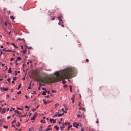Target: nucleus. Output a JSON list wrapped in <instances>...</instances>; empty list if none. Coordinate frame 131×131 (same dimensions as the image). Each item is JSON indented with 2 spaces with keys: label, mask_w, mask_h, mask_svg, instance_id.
Instances as JSON below:
<instances>
[{
  "label": "nucleus",
  "mask_w": 131,
  "mask_h": 131,
  "mask_svg": "<svg viewBox=\"0 0 131 131\" xmlns=\"http://www.w3.org/2000/svg\"><path fill=\"white\" fill-rule=\"evenodd\" d=\"M75 72L74 68L68 67L56 72L54 74L48 78V81L49 83H52L62 79L71 78Z\"/></svg>",
  "instance_id": "f257e3e1"
},
{
  "label": "nucleus",
  "mask_w": 131,
  "mask_h": 131,
  "mask_svg": "<svg viewBox=\"0 0 131 131\" xmlns=\"http://www.w3.org/2000/svg\"><path fill=\"white\" fill-rule=\"evenodd\" d=\"M40 81L42 82H45L47 79V75L45 73L42 72L40 74Z\"/></svg>",
  "instance_id": "f03ea898"
},
{
  "label": "nucleus",
  "mask_w": 131,
  "mask_h": 131,
  "mask_svg": "<svg viewBox=\"0 0 131 131\" xmlns=\"http://www.w3.org/2000/svg\"><path fill=\"white\" fill-rule=\"evenodd\" d=\"M73 126L74 127H76L77 128H78V125L79 124L78 123H77L75 122H74L73 123Z\"/></svg>",
  "instance_id": "7ed1b4c3"
},
{
  "label": "nucleus",
  "mask_w": 131,
  "mask_h": 131,
  "mask_svg": "<svg viewBox=\"0 0 131 131\" xmlns=\"http://www.w3.org/2000/svg\"><path fill=\"white\" fill-rule=\"evenodd\" d=\"M75 97V95H72V96L71 98V100H72L73 103H74V98Z\"/></svg>",
  "instance_id": "20e7f679"
},
{
  "label": "nucleus",
  "mask_w": 131,
  "mask_h": 131,
  "mask_svg": "<svg viewBox=\"0 0 131 131\" xmlns=\"http://www.w3.org/2000/svg\"><path fill=\"white\" fill-rule=\"evenodd\" d=\"M50 122L51 123H54L56 122V120H54L53 119H50Z\"/></svg>",
  "instance_id": "39448f33"
},
{
  "label": "nucleus",
  "mask_w": 131,
  "mask_h": 131,
  "mask_svg": "<svg viewBox=\"0 0 131 131\" xmlns=\"http://www.w3.org/2000/svg\"><path fill=\"white\" fill-rule=\"evenodd\" d=\"M34 128L33 127H31L29 128L28 131H34Z\"/></svg>",
  "instance_id": "423d86ee"
},
{
  "label": "nucleus",
  "mask_w": 131,
  "mask_h": 131,
  "mask_svg": "<svg viewBox=\"0 0 131 131\" xmlns=\"http://www.w3.org/2000/svg\"><path fill=\"white\" fill-rule=\"evenodd\" d=\"M17 40H19L20 41H21V40H22V41H23L24 42H25V40L23 38L21 39V38H18Z\"/></svg>",
  "instance_id": "0eeeda50"
},
{
  "label": "nucleus",
  "mask_w": 131,
  "mask_h": 131,
  "mask_svg": "<svg viewBox=\"0 0 131 131\" xmlns=\"http://www.w3.org/2000/svg\"><path fill=\"white\" fill-rule=\"evenodd\" d=\"M65 127V126H64V124L63 123L62 124V126H61L60 127V128H61L62 130H63V129Z\"/></svg>",
  "instance_id": "6e6552de"
},
{
  "label": "nucleus",
  "mask_w": 131,
  "mask_h": 131,
  "mask_svg": "<svg viewBox=\"0 0 131 131\" xmlns=\"http://www.w3.org/2000/svg\"><path fill=\"white\" fill-rule=\"evenodd\" d=\"M8 88H3V90H2V91H6L7 90H8Z\"/></svg>",
  "instance_id": "1a4fd4ad"
},
{
  "label": "nucleus",
  "mask_w": 131,
  "mask_h": 131,
  "mask_svg": "<svg viewBox=\"0 0 131 131\" xmlns=\"http://www.w3.org/2000/svg\"><path fill=\"white\" fill-rule=\"evenodd\" d=\"M12 71L11 68H9L8 70V72L9 73H11Z\"/></svg>",
  "instance_id": "9d476101"
},
{
  "label": "nucleus",
  "mask_w": 131,
  "mask_h": 131,
  "mask_svg": "<svg viewBox=\"0 0 131 131\" xmlns=\"http://www.w3.org/2000/svg\"><path fill=\"white\" fill-rule=\"evenodd\" d=\"M15 113H16L19 114H20V113L19 112V111L18 110H15Z\"/></svg>",
  "instance_id": "9b49d317"
},
{
  "label": "nucleus",
  "mask_w": 131,
  "mask_h": 131,
  "mask_svg": "<svg viewBox=\"0 0 131 131\" xmlns=\"http://www.w3.org/2000/svg\"><path fill=\"white\" fill-rule=\"evenodd\" d=\"M20 125V122H18L17 123V124L16 125V126H17L19 127V126Z\"/></svg>",
  "instance_id": "f8f14e48"
},
{
  "label": "nucleus",
  "mask_w": 131,
  "mask_h": 131,
  "mask_svg": "<svg viewBox=\"0 0 131 131\" xmlns=\"http://www.w3.org/2000/svg\"><path fill=\"white\" fill-rule=\"evenodd\" d=\"M69 88H70V91L71 92H72V86L71 85H70L69 86Z\"/></svg>",
  "instance_id": "ddd939ff"
},
{
  "label": "nucleus",
  "mask_w": 131,
  "mask_h": 131,
  "mask_svg": "<svg viewBox=\"0 0 131 131\" xmlns=\"http://www.w3.org/2000/svg\"><path fill=\"white\" fill-rule=\"evenodd\" d=\"M54 127L57 130H58L59 128V127L57 125L55 126Z\"/></svg>",
  "instance_id": "4468645a"
},
{
  "label": "nucleus",
  "mask_w": 131,
  "mask_h": 131,
  "mask_svg": "<svg viewBox=\"0 0 131 131\" xmlns=\"http://www.w3.org/2000/svg\"><path fill=\"white\" fill-rule=\"evenodd\" d=\"M58 18L60 21H62V20L60 17H58Z\"/></svg>",
  "instance_id": "2eb2a0df"
},
{
  "label": "nucleus",
  "mask_w": 131,
  "mask_h": 131,
  "mask_svg": "<svg viewBox=\"0 0 131 131\" xmlns=\"http://www.w3.org/2000/svg\"><path fill=\"white\" fill-rule=\"evenodd\" d=\"M21 83H20L19 85L18 86V88H17V90H19V89L20 88V87L21 86Z\"/></svg>",
  "instance_id": "dca6fc26"
},
{
  "label": "nucleus",
  "mask_w": 131,
  "mask_h": 131,
  "mask_svg": "<svg viewBox=\"0 0 131 131\" xmlns=\"http://www.w3.org/2000/svg\"><path fill=\"white\" fill-rule=\"evenodd\" d=\"M35 117H36L33 116L31 118V120H35Z\"/></svg>",
  "instance_id": "f3484780"
},
{
  "label": "nucleus",
  "mask_w": 131,
  "mask_h": 131,
  "mask_svg": "<svg viewBox=\"0 0 131 131\" xmlns=\"http://www.w3.org/2000/svg\"><path fill=\"white\" fill-rule=\"evenodd\" d=\"M38 115V113L37 112H35L34 114V116L36 117V116L37 115Z\"/></svg>",
  "instance_id": "a211bd4d"
},
{
  "label": "nucleus",
  "mask_w": 131,
  "mask_h": 131,
  "mask_svg": "<svg viewBox=\"0 0 131 131\" xmlns=\"http://www.w3.org/2000/svg\"><path fill=\"white\" fill-rule=\"evenodd\" d=\"M11 44L13 45V46H14L15 48H18V47H17L16 45L14 43H12Z\"/></svg>",
  "instance_id": "6ab92c4d"
},
{
  "label": "nucleus",
  "mask_w": 131,
  "mask_h": 131,
  "mask_svg": "<svg viewBox=\"0 0 131 131\" xmlns=\"http://www.w3.org/2000/svg\"><path fill=\"white\" fill-rule=\"evenodd\" d=\"M11 51V50L10 49L6 50V51H5V52H10Z\"/></svg>",
  "instance_id": "aec40b11"
},
{
  "label": "nucleus",
  "mask_w": 131,
  "mask_h": 131,
  "mask_svg": "<svg viewBox=\"0 0 131 131\" xmlns=\"http://www.w3.org/2000/svg\"><path fill=\"white\" fill-rule=\"evenodd\" d=\"M72 126V125H70V126H69L68 127V130H69V129H70V128Z\"/></svg>",
  "instance_id": "412c9836"
},
{
  "label": "nucleus",
  "mask_w": 131,
  "mask_h": 131,
  "mask_svg": "<svg viewBox=\"0 0 131 131\" xmlns=\"http://www.w3.org/2000/svg\"><path fill=\"white\" fill-rule=\"evenodd\" d=\"M10 18L11 19H13V20H14L15 18L13 16H10Z\"/></svg>",
  "instance_id": "4be33fe9"
},
{
  "label": "nucleus",
  "mask_w": 131,
  "mask_h": 131,
  "mask_svg": "<svg viewBox=\"0 0 131 131\" xmlns=\"http://www.w3.org/2000/svg\"><path fill=\"white\" fill-rule=\"evenodd\" d=\"M10 80H11V79H10V78H8L7 79V81H8V82L9 83H10Z\"/></svg>",
  "instance_id": "5701e85b"
},
{
  "label": "nucleus",
  "mask_w": 131,
  "mask_h": 131,
  "mask_svg": "<svg viewBox=\"0 0 131 131\" xmlns=\"http://www.w3.org/2000/svg\"><path fill=\"white\" fill-rule=\"evenodd\" d=\"M3 127L4 128L7 129L8 128L7 126L4 125L3 126Z\"/></svg>",
  "instance_id": "b1692460"
},
{
  "label": "nucleus",
  "mask_w": 131,
  "mask_h": 131,
  "mask_svg": "<svg viewBox=\"0 0 131 131\" xmlns=\"http://www.w3.org/2000/svg\"><path fill=\"white\" fill-rule=\"evenodd\" d=\"M51 129H50V128H49V127H48V128H47L46 130V131H47V130H50Z\"/></svg>",
  "instance_id": "393cba45"
},
{
  "label": "nucleus",
  "mask_w": 131,
  "mask_h": 131,
  "mask_svg": "<svg viewBox=\"0 0 131 131\" xmlns=\"http://www.w3.org/2000/svg\"><path fill=\"white\" fill-rule=\"evenodd\" d=\"M17 79V77H14L13 78V80H16Z\"/></svg>",
  "instance_id": "a878e982"
},
{
  "label": "nucleus",
  "mask_w": 131,
  "mask_h": 131,
  "mask_svg": "<svg viewBox=\"0 0 131 131\" xmlns=\"http://www.w3.org/2000/svg\"><path fill=\"white\" fill-rule=\"evenodd\" d=\"M59 104H58V103L57 104V103L55 104V108H56L57 106H59Z\"/></svg>",
  "instance_id": "bb28decb"
},
{
  "label": "nucleus",
  "mask_w": 131,
  "mask_h": 131,
  "mask_svg": "<svg viewBox=\"0 0 131 131\" xmlns=\"http://www.w3.org/2000/svg\"><path fill=\"white\" fill-rule=\"evenodd\" d=\"M21 58L19 57H18V58H17V60L18 61H20L21 60Z\"/></svg>",
  "instance_id": "cd10ccee"
},
{
  "label": "nucleus",
  "mask_w": 131,
  "mask_h": 131,
  "mask_svg": "<svg viewBox=\"0 0 131 131\" xmlns=\"http://www.w3.org/2000/svg\"><path fill=\"white\" fill-rule=\"evenodd\" d=\"M6 110V109H5V108L2 111V113H3Z\"/></svg>",
  "instance_id": "c85d7f7f"
},
{
  "label": "nucleus",
  "mask_w": 131,
  "mask_h": 131,
  "mask_svg": "<svg viewBox=\"0 0 131 131\" xmlns=\"http://www.w3.org/2000/svg\"><path fill=\"white\" fill-rule=\"evenodd\" d=\"M62 83L63 84H64L66 83V81L65 80H63L62 81Z\"/></svg>",
  "instance_id": "c756f323"
},
{
  "label": "nucleus",
  "mask_w": 131,
  "mask_h": 131,
  "mask_svg": "<svg viewBox=\"0 0 131 131\" xmlns=\"http://www.w3.org/2000/svg\"><path fill=\"white\" fill-rule=\"evenodd\" d=\"M57 116V114H56L54 116H52V117L53 118H54V117H56Z\"/></svg>",
  "instance_id": "7c9ffc66"
},
{
  "label": "nucleus",
  "mask_w": 131,
  "mask_h": 131,
  "mask_svg": "<svg viewBox=\"0 0 131 131\" xmlns=\"http://www.w3.org/2000/svg\"><path fill=\"white\" fill-rule=\"evenodd\" d=\"M77 117H81L82 116V115H80L79 114H78V115H77Z\"/></svg>",
  "instance_id": "2f4dec72"
},
{
  "label": "nucleus",
  "mask_w": 131,
  "mask_h": 131,
  "mask_svg": "<svg viewBox=\"0 0 131 131\" xmlns=\"http://www.w3.org/2000/svg\"><path fill=\"white\" fill-rule=\"evenodd\" d=\"M62 116V115L61 114H59L58 115V116L59 117L61 116Z\"/></svg>",
  "instance_id": "473e14b6"
},
{
  "label": "nucleus",
  "mask_w": 131,
  "mask_h": 131,
  "mask_svg": "<svg viewBox=\"0 0 131 131\" xmlns=\"http://www.w3.org/2000/svg\"><path fill=\"white\" fill-rule=\"evenodd\" d=\"M46 95V93H45L43 91L42 93V95Z\"/></svg>",
  "instance_id": "72a5a7b5"
},
{
  "label": "nucleus",
  "mask_w": 131,
  "mask_h": 131,
  "mask_svg": "<svg viewBox=\"0 0 131 131\" xmlns=\"http://www.w3.org/2000/svg\"><path fill=\"white\" fill-rule=\"evenodd\" d=\"M26 116V115L25 114H24V115H21V117H25Z\"/></svg>",
  "instance_id": "f704fd0d"
},
{
  "label": "nucleus",
  "mask_w": 131,
  "mask_h": 131,
  "mask_svg": "<svg viewBox=\"0 0 131 131\" xmlns=\"http://www.w3.org/2000/svg\"><path fill=\"white\" fill-rule=\"evenodd\" d=\"M21 92L20 91H19L17 93L18 94H21Z\"/></svg>",
  "instance_id": "c9c22d12"
},
{
  "label": "nucleus",
  "mask_w": 131,
  "mask_h": 131,
  "mask_svg": "<svg viewBox=\"0 0 131 131\" xmlns=\"http://www.w3.org/2000/svg\"><path fill=\"white\" fill-rule=\"evenodd\" d=\"M17 109L18 110H23V108H19V107H17Z\"/></svg>",
  "instance_id": "e433bc0d"
},
{
  "label": "nucleus",
  "mask_w": 131,
  "mask_h": 131,
  "mask_svg": "<svg viewBox=\"0 0 131 131\" xmlns=\"http://www.w3.org/2000/svg\"><path fill=\"white\" fill-rule=\"evenodd\" d=\"M36 109L35 108V109H33L32 110V111L33 112H34L36 110Z\"/></svg>",
  "instance_id": "4c0bfd02"
},
{
  "label": "nucleus",
  "mask_w": 131,
  "mask_h": 131,
  "mask_svg": "<svg viewBox=\"0 0 131 131\" xmlns=\"http://www.w3.org/2000/svg\"><path fill=\"white\" fill-rule=\"evenodd\" d=\"M39 107V105H38L36 107V109L38 108Z\"/></svg>",
  "instance_id": "58836bf2"
},
{
  "label": "nucleus",
  "mask_w": 131,
  "mask_h": 131,
  "mask_svg": "<svg viewBox=\"0 0 131 131\" xmlns=\"http://www.w3.org/2000/svg\"><path fill=\"white\" fill-rule=\"evenodd\" d=\"M16 122V121L15 120H13V121H12L11 123L12 124H13L14 122Z\"/></svg>",
  "instance_id": "ea45409f"
},
{
  "label": "nucleus",
  "mask_w": 131,
  "mask_h": 131,
  "mask_svg": "<svg viewBox=\"0 0 131 131\" xmlns=\"http://www.w3.org/2000/svg\"><path fill=\"white\" fill-rule=\"evenodd\" d=\"M43 102H44V104L45 105H46L47 104V102L46 101H45L44 100H43Z\"/></svg>",
  "instance_id": "a19ab883"
},
{
  "label": "nucleus",
  "mask_w": 131,
  "mask_h": 131,
  "mask_svg": "<svg viewBox=\"0 0 131 131\" xmlns=\"http://www.w3.org/2000/svg\"><path fill=\"white\" fill-rule=\"evenodd\" d=\"M22 52H23V54H25V53L26 51L25 50L23 51H22Z\"/></svg>",
  "instance_id": "79ce46f5"
},
{
  "label": "nucleus",
  "mask_w": 131,
  "mask_h": 131,
  "mask_svg": "<svg viewBox=\"0 0 131 131\" xmlns=\"http://www.w3.org/2000/svg\"><path fill=\"white\" fill-rule=\"evenodd\" d=\"M9 97V95L7 94L6 95V98H8Z\"/></svg>",
  "instance_id": "37998d69"
},
{
  "label": "nucleus",
  "mask_w": 131,
  "mask_h": 131,
  "mask_svg": "<svg viewBox=\"0 0 131 131\" xmlns=\"http://www.w3.org/2000/svg\"><path fill=\"white\" fill-rule=\"evenodd\" d=\"M15 75H17V71H15Z\"/></svg>",
  "instance_id": "c03bdc74"
},
{
  "label": "nucleus",
  "mask_w": 131,
  "mask_h": 131,
  "mask_svg": "<svg viewBox=\"0 0 131 131\" xmlns=\"http://www.w3.org/2000/svg\"><path fill=\"white\" fill-rule=\"evenodd\" d=\"M55 19V17H53V18L51 20H54Z\"/></svg>",
  "instance_id": "a18cd8bd"
},
{
  "label": "nucleus",
  "mask_w": 131,
  "mask_h": 131,
  "mask_svg": "<svg viewBox=\"0 0 131 131\" xmlns=\"http://www.w3.org/2000/svg\"><path fill=\"white\" fill-rule=\"evenodd\" d=\"M31 93L32 94H35L36 93V92L35 91H33V92L32 93Z\"/></svg>",
  "instance_id": "49530a36"
},
{
  "label": "nucleus",
  "mask_w": 131,
  "mask_h": 131,
  "mask_svg": "<svg viewBox=\"0 0 131 131\" xmlns=\"http://www.w3.org/2000/svg\"><path fill=\"white\" fill-rule=\"evenodd\" d=\"M84 129L83 128H81V131H84Z\"/></svg>",
  "instance_id": "de8ad7c7"
},
{
  "label": "nucleus",
  "mask_w": 131,
  "mask_h": 131,
  "mask_svg": "<svg viewBox=\"0 0 131 131\" xmlns=\"http://www.w3.org/2000/svg\"><path fill=\"white\" fill-rule=\"evenodd\" d=\"M46 92L47 93L49 94V91H46Z\"/></svg>",
  "instance_id": "09e8293b"
},
{
  "label": "nucleus",
  "mask_w": 131,
  "mask_h": 131,
  "mask_svg": "<svg viewBox=\"0 0 131 131\" xmlns=\"http://www.w3.org/2000/svg\"><path fill=\"white\" fill-rule=\"evenodd\" d=\"M11 117V116H8L7 117V119H9V118H10Z\"/></svg>",
  "instance_id": "8fccbe9b"
},
{
  "label": "nucleus",
  "mask_w": 131,
  "mask_h": 131,
  "mask_svg": "<svg viewBox=\"0 0 131 131\" xmlns=\"http://www.w3.org/2000/svg\"><path fill=\"white\" fill-rule=\"evenodd\" d=\"M56 92V91L54 90H52V92L53 93V92Z\"/></svg>",
  "instance_id": "3c124183"
},
{
  "label": "nucleus",
  "mask_w": 131,
  "mask_h": 131,
  "mask_svg": "<svg viewBox=\"0 0 131 131\" xmlns=\"http://www.w3.org/2000/svg\"><path fill=\"white\" fill-rule=\"evenodd\" d=\"M3 51L5 52V51H6V49L5 48H4V49H3Z\"/></svg>",
  "instance_id": "603ef678"
},
{
  "label": "nucleus",
  "mask_w": 131,
  "mask_h": 131,
  "mask_svg": "<svg viewBox=\"0 0 131 131\" xmlns=\"http://www.w3.org/2000/svg\"><path fill=\"white\" fill-rule=\"evenodd\" d=\"M12 127H14V128H15V126L14 125H12Z\"/></svg>",
  "instance_id": "864d4df0"
},
{
  "label": "nucleus",
  "mask_w": 131,
  "mask_h": 131,
  "mask_svg": "<svg viewBox=\"0 0 131 131\" xmlns=\"http://www.w3.org/2000/svg\"><path fill=\"white\" fill-rule=\"evenodd\" d=\"M67 122H65L64 124V125H67Z\"/></svg>",
  "instance_id": "5fc2aeb1"
},
{
  "label": "nucleus",
  "mask_w": 131,
  "mask_h": 131,
  "mask_svg": "<svg viewBox=\"0 0 131 131\" xmlns=\"http://www.w3.org/2000/svg\"><path fill=\"white\" fill-rule=\"evenodd\" d=\"M12 83H13V84H14V80H13L12 82Z\"/></svg>",
  "instance_id": "6e6d98bb"
},
{
  "label": "nucleus",
  "mask_w": 131,
  "mask_h": 131,
  "mask_svg": "<svg viewBox=\"0 0 131 131\" xmlns=\"http://www.w3.org/2000/svg\"><path fill=\"white\" fill-rule=\"evenodd\" d=\"M5 67H6V69L5 71H6V70H7V69L8 68H7V66H5Z\"/></svg>",
  "instance_id": "4d7b16f0"
},
{
  "label": "nucleus",
  "mask_w": 131,
  "mask_h": 131,
  "mask_svg": "<svg viewBox=\"0 0 131 131\" xmlns=\"http://www.w3.org/2000/svg\"><path fill=\"white\" fill-rule=\"evenodd\" d=\"M28 107L26 105V106L25 107V108H27Z\"/></svg>",
  "instance_id": "13d9d810"
},
{
  "label": "nucleus",
  "mask_w": 131,
  "mask_h": 131,
  "mask_svg": "<svg viewBox=\"0 0 131 131\" xmlns=\"http://www.w3.org/2000/svg\"><path fill=\"white\" fill-rule=\"evenodd\" d=\"M14 59V58H12L11 59H10V61H12Z\"/></svg>",
  "instance_id": "bf43d9fd"
},
{
  "label": "nucleus",
  "mask_w": 131,
  "mask_h": 131,
  "mask_svg": "<svg viewBox=\"0 0 131 131\" xmlns=\"http://www.w3.org/2000/svg\"><path fill=\"white\" fill-rule=\"evenodd\" d=\"M42 89L43 90H44L45 91H46V89L45 88H42Z\"/></svg>",
  "instance_id": "052dcab7"
},
{
  "label": "nucleus",
  "mask_w": 131,
  "mask_h": 131,
  "mask_svg": "<svg viewBox=\"0 0 131 131\" xmlns=\"http://www.w3.org/2000/svg\"><path fill=\"white\" fill-rule=\"evenodd\" d=\"M4 65H5V64H1V65H2V66H4Z\"/></svg>",
  "instance_id": "680f3d73"
},
{
  "label": "nucleus",
  "mask_w": 131,
  "mask_h": 131,
  "mask_svg": "<svg viewBox=\"0 0 131 131\" xmlns=\"http://www.w3.org/2000/svg\"><path fill=\"white\" fill-rule=\"evenodd\" d=\"M61 110L62 111H63V112L64 111V110L63 108H62L61 109Z\"/></svg>",
  "instance_id": "e2e57ef3"
},
{
  "label": "nucleus",
  "mask_w": 131,
  "mask_h": 131,
  "mask_svg": "<svg viewBox=\"0 0 131 131\" xmlns=\"http://www.w3.org/2000/svg\"><path fill=\"white\" fill-rule=\"evenodd\" d=\"M49 95H47V96H46V98H48L49 97Z\"/></svg>",
  "instance_id": "0e129e2a"
},
{
  "label": "nucleus",
  "mask_w": 131,
  "mask_h": 131,
  "mask_svg": "<svg viewBox=\"0 0 131 131\" xmlns=\"http://www.w3.org/2000/svg\"><path fill=\"white\" fill-rule=\"evenodd\" d=\"M3 46H1L0 47V48H3Z\"/></svg>",
  "instance_id": "69168bd1"
},
{
  "label": "nucleus",
  "mask_w": 131,
  "mask_h": 131,
  "mask_svg": "<svg viewBox=\"0 0 131 131\" xmlns=\"http://www.w3.org/2000/svg\"><path fill=\"white\" fill-rule=\"evenodd\" d=\"M61 26L63 27H64V26L63 25H62Z\"/></svg>",
  "instance_id": "338daca9"
},
{
  "label": "nucleus",
  "mask_w": 131,
  "mask_h": 131,
  "mask_svg": "<svg viewBox=\"0 0 131 131\" xmlns=\"http://www.w3.org/2000/svg\"><path fill=\"white\" fill-rule=\"evenodd\" d=\"M4 24H5V25L6 26H7V24H6V22H5Z\"/></svg>",
  "instance_id": "774afa93"
}]
</instances>
